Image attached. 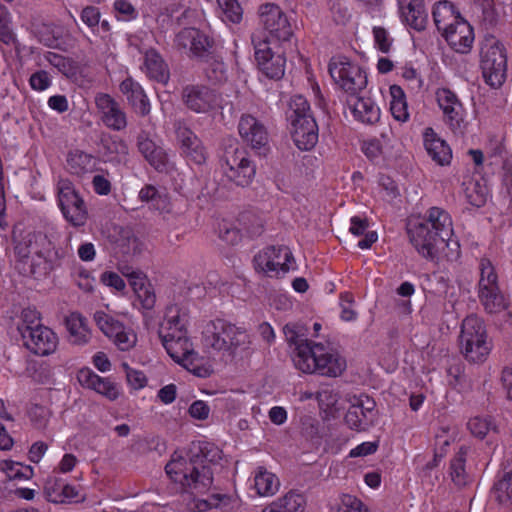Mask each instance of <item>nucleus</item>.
<instances>
[{
    "label": "nucleus",
    "mask_w": 512,
    "mask_h": 512,
    "mask_svg": "<svg viewBox=\"0 0 512 512\" xmlns=\"http://www.w3.org/2000/svg\"><path fill=\"white\" fill-rule=\"evenodd\" d=\"M480 67L482 76L491 88H500L507 78V51L493 35L485 39L481 48Z\"/></svg>",
    "instance_id": "9b49d317"
},
{
    "label": "nucleus",
    "mask_w": 512,
    "mask_h": 512,
    "mask_svg": "<svg viewBox=\"0 0 512 512\" xmlns=\"http://www.w3.org/2000/svg\"><path fill=\"white\" fill-rule=\"evenodd\" d=\"M278 500L282 503L286 512H304L306 508L305 496L295 490L287 492Z\"/></svg>",
    "instance_id": "09e8293b"
},
{
    "label": "nucleus",
    "mask_w": 512,
    "mask_h": 512,
    "mask_svg": "<svg viewBox=\"0 0 512 512\" xmlns=\"http://www.w3.org/2000/svg\"><path fill=\"white\" fill-rule=\"evenodd\" d=\"M362 151L367 158L374 160L382 153V146L378 139H370L363 143Z\"/></svg>",
    "instance_id": "69168bd1"
},
{
    "label": "nucleus",
    "mask_w": 512,
    "mask_h": 512,
    "mask_svg": "<svg viewBox=\"0 0 512 512\" xmlns=\"http://www.w3.org/2000/svg\"><path fill=\"white\" fill-rule=\"evenodd\" d=\"M142 69L150 79L158 83L167 84L169 81L168 65L155 49H149L145 52Z\"/></svg>",
    "instance_id": "473e14b6"
},
{
    "label": "nucleus",
    "mask_w": 512,
    "mask_h": 512,
    "mask_svg": "<svg viewBox=\"0 0 512 512\" xmlns=\"http://www.w3.org/2000/svg\"><path fill=\"white\" fill-rule=\"evenodd\" d=\"M477 296L484 311L499 314L509 307V299L499 286L498 275L488 259H481Z\"/></svg>",
    "instance_id": "9d476101"
},
{
    "label": "nucleus",
    "mask_w": 512,
    "mask_h": 512,
    "mask_svg": "<svg viewBox=\"0 0 512 512\" xmlns=\"http://www.w3.org/2000/svg\"><path fill=\"white\" fill-rule=\"evenodd\" d=\"M189 415L197 420H206L210 414V407L202 400L194 401L189 407Z\"/></svg>",
    "instance_id": "e2e57ef3"
},
{
    "label": "nucleus",
    "mask_w": 512,
    "mask_h": 512,
    "mask_svg": "<svg viewBox=\"0 0 512 512\" xmlns=\"http://www.w3.org/2000/svg\"><path fill=\"white\" fill-rule=\"evenodd\" d=\"M223 166L226 177L238 186L249 185L256 173V166L244 148L226 150Z\"/></svg>",
    "instance_id": "f3484780"
},
{
    "label": "nucleus",
    "mask_w": 512,
    "mask_h": 512,
    "mask_svg": "<svg viewBox=\"0 0 512 512\" xmlns=\"http://www.w3.org/2000/svg\"><path fill=\"white\" fill-rule=\"evenodd\" d=\"M223 13L222 20L239 23L242 19V8L238 0H217Z\"/></svg>",
    "instance_id": "8fccbe9b"
},
{
    "label": "nucleus",
    "mask_w": 512,
    "mask_h": 512,
    "mask_svg": "<svg viewBox=\"0 0 512 512\" xmlns=\"http://www.w3.org/2000/svg\"><path fill=\"white\" fill-rule=\"evenodd\" d=\"M120 91L126 95L133 109L142 116L150 112V103L143 88L131 77L126 78L120 84Z\"/></svg>",
    "instance_id": "2f4dec72"
},
{
    "label": "nucleus",
    "mask_w": 512,
    "mask_h": 512,
    "mask_svg": "<svg viewBox=\"0 0 512 512\" xmlns=\"http://www.w3.org/2000/svg\"><path fill=\"white\" fill-rule=\"evenodd\" d=\"M77 379L83 387L92 389L109 400L118 398L119 392L116 385L108 378L100 377L89 368L79 370Z\"/></svg>",
    "instance_id": "bb28decb"
},
{
    "label": "nucleus",
    "mask_w": 512,
    "mask_h": 512,
    "mask_svg": "<svg viewBox=\"0 0 512 512\" xmlns=\"http://www.w3.org/2000/svg\"><path fill=\"white\" fill-rule=\"evenodd\" d=\"M467 451L461 447L450 460L449 475L455 486L463 488L472 482V477L466 471Z\"/></svg>",
    "instance_id": "4c0bfd02"
},
{
    "label": "nucleus",
    "mask_w": 512,
    "mask_h": 512,
    "mask_svg": "<svg viewBox=\"0 0 512 512\" xmlns=\"http://www.w3.org/2000/svg\"><path fill=\"white\" fill-rule=\"evenodd\" d=\"M240 221L243 223L247 233L251 237H257L264 230L263 219L251 212H245L241 215Z\"/></svg>",
    "instance_id": "864d4df0"
},
{
    "label": "nucleus",
    "mask_w": 512,
    "mask_h": 512,
    "mask_svg": "<svg viewBox=\"0 0 512 512\" xmlns=\"http://www.w3.org/2000/svg\"><path fill=\"white\" fill-rule=\"evenodd\" d=\"M159 338L168 355L177 364L197 377L206 378L211 375L210 366L195 351L187 333L160 335Z\"/></svg>",
    "instance_id": "1a4fd4ad"
},
{
    "label": "nucleus",
    "mask_w": 512,
    "mask_h": 512,
    "mask_svg": "<svg viewBox=\"0 0 512 512\" xmlns=\"http://www.w3.org/2000/svg\"><path fill=\"white\" fill-rule=\"evenodd\" d=\"M188 322L189 317L186 311L177 305H170L166 308L158 335L187 333Z\"/></svg>",
    "instance_id": "c756f323"
},
{
    "label": "nucleus",
    "mask_w": 512,
    "mask_h": 512,
    "mask_svg": "<svg viewBox=\"0 0 512 512\" xmlns=\"http://www.w3.org/2000/svg\"><path fill=\"white\" fill-rule=\"evenodd\" d=\"M94 278L91 276L90 272L82 269L77 272L75 275V283L82 291L86 293H90L94 288Z\"/></svg>",
    "instance_id": "680f3d73"
},
{
    "label": "nucleus",
    "mask_w": 512,
    "mask_h": 512,
    "mask_svg": "<svg viewBox=\"0 0 512 512\" xmlns=\"http://www.w3.org/2000/svg\"><path fill=\"white\" fill-rule=\"evenodd\" d=\"M175 34L173 43L178 49L186 48L187 42H190V52L195 57H205L213 54L215 40L209 34Z\"/></svg>",
    "instance_id": "c85d7f7f"
},
{
    "label": "nucleus",
    "mask_w": 512,
    "mask_h": 512,
    "mask_svg": "<svg viewBox=\"0 0 512 512\" xmlns=\"http://www.w3.org/2000/svg\"><path fill=\"white\" fill-rule=\"evenodd\" d=\"M65 326L68 331V338L72 344L84 345L91 338V331L87 319L80 313L72 312L65 318Z\"/></svg>",
    "instance_id": "f704fd0d"
},
{
    "label": "nucleus",
    "mask_w": 512,
    "mask_h": 512,
    "mask_svg": "<svg viewBox=\"0 0 512 512\" xmlns=\"http://www.w3.org/2000/svg\"><path fill=\"white\" fill-rule=\"evenodd\" d=\"M176 133L181 153L186 160L196 165L204 164L208 158V152L200 138L188 127H179Z\"/></svg>",
    "instance_id": "b1692460"
},
{
    "label": "nucleus",
    "mask_w": 512,
    "mask_h": 512,
    "mask_svg": "<svg viewBox=\"0 0 512 512\" xmlns=\"http://www.w3.org/2000/svg\"><path fill=\"white\" fill-rule=\"evenodd\" d=\"M260 23L267 32L292 29L288 16L274 3L262 4L258 9Z\"/></svg>",
    "instance_id": "a878e982"
},
{
    "label": "nucleus",
    "mask_w": 512,
    "mask_h": 512,
    "mask_svg": "<svg viewBox=\"0 0 512 512\" xmlns=\"http://www.w3.org/2000/svg\"><path fill=\"white\" fill-rule=\"evenodd\" d=\"M114 12L116 18L121 21L133 20L138 15L134 6L126 0H116L114 2Z\"/></svg>",
    "instance_id": "4d7b16f0"
},
{
    "label": "nucleus",
    "mask_w": 512,
    "mask_h": 512,
    "mask_svg": "<svg viewBox=\"0 0 512 512\" xmlns=\"http://www.w3.org/2000/svg\"><path fill=\"white\" fill-rule=\"evenodd\" d=\"M125 368L126 378L131 387H133L134 389H140L146 385L147 378L143 372L129 368L126 364Z\"/></svg>",
    "instance_id": "0e129e2a"
},
{
    "label": "nucleus",
    "mask_w": 512,
    "mask_h": 512,
    "mask_svg": "<svg viewBox=\"0 0 512 512\" xmlns=\"http://www.w3.org/2000/svg\"><path fill=\"white\" fill-rule=\"evenodd\" d=\"M460 352L472 363L484 362L492 348L484 320L476 314L466 316L459 335Z\"/></svg>",
    "instance_id": "6e6552de"
},
{
    "label": "nucleus",
    "mask_w": 512,
    "mask_h": 512,
    "mask_svg": "<svg viewBox=\"0 0 512 512\" xmlns=\"http://www.w3.org/2000/svg\"><path fill=\"white\" fill-rule=\"evenodd\" d=\"M204 71L206 78L213 84H219L226 80V68L222 61L213 59L207 63Z\"/></svg>",
    "instance_id": "603ef678"
},
{
    "label": "nucleus",
    "mask_w": 512,
    "mask_h": 512,
    "mask_svg": "<svg viewBox=\"0 0 512 512\" xmlns=\"http://www.w3.org/2000/svg\"><path fill=\"white\" fill-rule=\"evenodd\" d=\"M101 282L106 286L115 288L118 291H122L125 288L124 280L115 272H104L101 275Z\"/></svg>",
    "instance_id": "774afa93"
},
{
    "label": "nucleus",
    "mask_w": 512,
    "mask_h": 512,
    "mask_svg": "<svg viewBox=\"0 0 512 512\" xmlns=\"http://www.w3.org/2000/svg\"><path fill=\"white\" fill-rule=\"evenodd\" d=\"M406 229L412 246L427 260L438 259L450 245L459 247L458 242L451 239L453 221L444 208L433 206L423 215L409 218Z\"/></svg>",
    "instance_id": "f257e3e1"
},
{
    "label": "nucleus",
    "mask_w": 512,
    "mask_h": 512,
    "mask_svg": "<svg viewBox=\"0 0 512 512\" xmlns=\"http://www.w3.org/2000/svg\"><path fill=\"white\" fill-rule=\"evenodd\" d=\"M181 100L187 109L207 114L222 108L221 93L203 84H188L182 88Z\"/></svg>",
    "instance_id": "dca6fc26"
},
{
    "label": "nucleus",
    "mask_w": 512,
    "mask_h": 512,
    "mask_svg": "<svg viewBox=\"0 0 512 512\" xmlns=\"http://www.w3.org/2000/svg\"><path fill=\"white\" fill-rule=\"evenodd\" d=\"M452 50L457 53L467 54L474 43V34H441Z\"/></svg>",
    "instance_id": "49530a36"
},
{
    "label": "nucleus",
    "mask_w": 512,
    "mask_h": 512,
    "mask_svg": "<svg viewBox=\"0 0 512 512\" xmlns=\"http://www.w3.org/2000/svg\"><path fill=\"white\" fill-rule=\"evenodd\" d=\"M347 104L354 118L362 123L373 124L380 119V109L370 98L351 96Z\"/></svg>",
    "instance_id": "7c9ffc66"
},
{
    "label": "nucleus",
    "mask_w": 512,
    "mask_h": 512,
    "mask_svg": "<svg viewBox=\"0 0 512 512\" xmlns=\"http://www.w3.org/2000/svg\"><path fill=\"white\" fill-rule=\"evenodd\" d=\"M254 487L258 495L271 496L279 490L280 482L275 474L264 467H258L254 475Z\"/></svg>",
    "instance_id": "a19ab883"
},
{
    "label": "nucleus",
    "mask_w": 512,
    "mask_h": 512,
    "mask_svg": "<svg viewBox=\"0 0 512 512\" xmlns=\"http://www.w3.org/2000/svg\"><path fill=\"white\" fill-rule=\"evenodd\" d=\"M202 343L207 349L234 355L238 350L246 349L250 340L243 328L224 319H215L206 324L202 332Z\"/></svg>",
    "instance_id": "0eeeda50"
},
{
    "label": "nucleus",
    "mask_w": 512,
    "mask_h": 512,
    "mask_svg": "<svg viewBox=\"0 0 512 512\" xmlns=\"http://www.w3.org/2000/svg\"><path fill=\"white\" fill-rule=\"evenodd\" d=\"M15 269L23 276L46 278L61 267L67 251L56 247L46 235H27L14 247Z\"/></svg>",
    "instance_id": "7ed1b4c3"
},
{
    "label": "nucleus",
    "mask_w": 512,
    "mask_h": 512,
    "mask_svg": "<svg viewBox=\"0 0 512 512\" xmlns=\"http://www.w3.org/2000/svg\"><path fill=\"white\" fill-rule=\"evenodd\" d=\"M299 350L295 367L303 373L338 377L346 369L345 358L328 342L302 345Z\"/></svg>",
    "instance_id": "20e7f679"
},
{
    "label": "nucleus",
    "mask_w": 512,
    "mask_h": 512,
    "mask_svg": "<svg viewBox=\"0 0 512 512\" xmlns=\"http://www.w3.org/2000/svg\"><path fill=\"white\" fill-rule=\"evenodd\" d=\"M423 144L427 154L440 166L449 165L452 159V150L431 127H427L423 133Z\"/></svg>",
    "instance_id": "393cba45"
},
{
    "label": "nucleus",
    "mask_w": 512,
    "mask_h": 512,
    "mask_svg": "<svg viewBox=\"0 0 512 512\" xmlns=\"http://www.w3.org/2000/svg\"><path fill=\"white\" fill-rule=\"evenodd\" d=\"M294 257L285 245H271L260 250L253 258V265L258 273L268 277H279L289 272Z\"/></svg>",
    "instance_id": "2eb2a0df"
},
{
    "label": "nucleus",
    "mask_w": 512,
    "mask_h": 512,
    "mask_svg": "<svg viewBox=\"0 0 512 512\" xmlns=\"http://www.w3.org/2000/svg\"><path fill=\"white\" fill-rule=\"evenodd\" d=\"M40 313L35 308H25L21 312L20 321L17 325V329L21 336H23L24 329L30 330L42 326Z\"/></svg>",
    "instance_id": "3c124183"
},
{
    "label": "nucleus",
    "mask_w": 512,
    "mask_h": 512,
    "mask_svg": "<svg viewBox=\"0 0 512 512\" xmlns=\"http://www.w3.org/2000/svg\"><path fill=\"white\" fill-rule=\"evenodd\" d=\"M62 479L56 476H50L47 478L44 484V491L49 501L54 503H62L63 497H61Z\"/></svg>",
    "instance_id": "5fc2aeb1"
},
{
    "label": "nucleus",
    "mask_w": 512,
    "mask_h": 512,
    "mask_svg": "<svg viewBox=\"0 0 512 512\" xmlns=\"http://www.w3.org/2000/svg\"><path fill=\"white\" fill-rule=\"evenodd\" d=\"M432 16L438 32H456L457 29L468 30V32L474 30L455 5L448 0L436 2L432 9Z\"/></svg>",
    "instance_id": "6ab92c4d"
},
{
    "label": "nucleus",
    "mask_w": 512,
    "mask_h": 512,
    "mask_svg": "<svg viewBox=\"0 0 512 512\" xmlns=\"http://www.w3.org/2000/svg\"><path fill=\"white\" fill-rule=\"evenodd\" d=\"M51 414L48 407L39 404H32L27 410V416L31 425L40 431L47 428Z\"/></svg>",
    "instance_id": "a18cd8bd"
},
{
    "label": "nucleus",
    "mask_w": 512,
    "mask_h": 512,
    "mask_svg": "<svg viewBox=\"0 0 512 512\" xmlns=\"http://www.w3.org/2000/svg\"><path fill=\"white\" fill-rule=\"evenodd\" d=\"M328 71L334 82L349 97L358 95L367 85L366 72L345 56L332 57Z\"/></svg>",
    "instance_id": "ddd939ff"
},
{
    "label": "nucleus",
    "mask_w": 512,
    "mask_h": 512,
    "mask_svg": "<svg viewBox=\"0 0 512 512\" xmlns=\"http://www.w3.org/2000/svg\"><path fill=\"white\" fill-rule=\"evenodd\" d=\"M137 147L145 160L156 170H162L167 164V154L164 149L157 146L144 132L137 137Z\"/></svg>",
    "instance_id": "72a5a7b5"
},
{
    "label": "nucleus",
    "mask_w": 512,
    "mask_h": 512,
    "mask_svg": "<svg viewBox=\"0 0 512 512\" xmlns=\"http://www.w3.org/2000/svg\"><path fill=\"white\" fill-rule=\"evenodd\" d=\"M22 340L24 346L33 354L48 356L52 354L58 345L56 333L47 326H38L36 329H24Z\"/></svg>",
    "instance_id": "412c9836"
},
{
    "label": "nucleus",
    "mask_w": 512,
    "mask_h": 512,
    "mask_svg": "<svg viewBox=\"0 0 512 512\" xmlns=\"http://www.w3.org/2000/svg\"><path fill=\"white\" fill-rule=\"evenodd\" d=\"M94 319L99 329L113 341L119 350L129 351L135 346L136 334L113 316L98 311L94 314Z\"/></svg>",
    "instance_id": "a211bd4d"
},
{
    "label": "nucleus",
    "mask_w": 512,
    "mask_h": 512,
    "mask_svg": "<svg viewBox=\"0 0 512 512\" xmlns=\"http://www.w3.org/2000/svg\"><path fill=\"white\" fill-rule=\"evenodd\" d=\"M66 163L67 170L72 175L83 177L94 171L96 161L91 154L81 150H73L68 153Z\"/></svg>",
    "instance_id": "e433bc0d"
},
{
    "label": "nucleus",
    "mask_w": 512,
    "mask_h": 512,
    "mask_svg": "<svg viewBox=\"0 0 512 512\" xmlns=\"http://www.w3.org/2000/svg\"><path fill=\"white\" fill-rule=\"evenodd\" d=\"M337 512H369V510L356 496L344 494Z\"/></svg>",
    "instance_id": "6e6d98bb"
},
{
    "label": "nucleus",
    "mask_w": 512,
    "mask_h": 512,
    "mask_svg": "<svg viewBox=\"0 0 512 512\" xmlns=\"http://www.w3.org/2000/svg\"><path fill=\"white\" fill-rule=\"evenodd\" d=\"M490 499L504 509L512 508V468L498 472L490 489Z\"/></svg>",
    "instance_id": "cd10ccee"
},
{
    "label": "nucleus",
    "mask_w": 512,
    "mask_h": 512,
    "mask_svg": "<svg viewBox=\"0 0 512 512\" xmlns=\"http://www.w3.org/2000/svg\"><path fill=\"white\" fill-rule=\"evenodd\" d=\"M467 427L471 434L479 439H483L489 431L495 429V424L490 416H476L468 421Z\"/></svg>",
    "instance_id": "de8ad7c7"
},
{
    "label": "nucleus",
    "mask_w": 512,
    "mask_h": 512,
    "mask_svg": "<svg viewBox=\"0 0 512 512\" xmlns=\"http://www.w3.org/2000/svg\"><path fill=\"white\" fill-rule=\"evenodd\" d=\"M52 80L49 73L45 70H39L33 73L29 78V85L34 91H44L51 86Z\"/></svg>",
    "instance_id": "bf43d9fd"
},
{
    "label": "nucleus",
    "mask_w": 512,
    "mask_h": 512,
    "mask_svg": "<svg viewBox=\"0 0 512 512\" xmlns=\"http://www.w3.org/2000/svg\"><path fill=\"white\" fill-rule=\"evenodd\" d=\"M436 102L442 111L443 122L455 135L463 136L468 128L467 110L458 95L449 88L441 87L435 92Z\"/></svg>",
    "instance_id": "4468645a"
},
{
    "label": "nucleus",
    "mask_w": 512,
    "mask_h": 512,
    "mask_svg": "<svg viewBox=\"0 0 512 512\" xmlns=\"http://www.w3.org/2000/svg\"><path fill=\"white\" fill-rule=\"evenodd\" d=\"M471 12L482 29L489 30L493 28L497 21L493 0H474L471 5Z\"/></svg>",
    "instance_id": "58836bf2"
},
{
    "label": "nucleus",
    "mask_w": 512,
    "mask_h": 512,
    "mask_svg": "<svg viewBox=\"0 0 512 512\" xmlns=\"http://www.w3.org/2000/svg\"><path fill=\"white\" fill-rule=\"evenodd\" d=\"M390 111L393 118L399 122H407L410 114L404 90L396 84L389 87Z\"/></svg>",
    "instance_id": "ea45409f"
},
{
    "label": "nucleus",
    "mask_w": 512,
    "mask_h": 512,
    "mask_svg": "<svg viewBox=\"0 0 512 512\" xmlns=\"http://www.w3.org/2000/svg\"><path fill=\"white\" fill-rule=\"evenodd\" d=\"M219 237L229 245H236L241 240L240 232L237 228L223 223L219 228Z\"/></svg>",
    "instance_id": "052dcab7"
},
{
    "label": "nucleus",
    "mask_w": 512,
    "mask_h": 512,
    "mask_svg": "<svg viewBox=\"0 0 512 512\" xmlns=\"http://www.w3.org/2000/svg\"><path fill=\"white\" fill-rule=\"evenodd\" d=\"M95 103L101 113V120L108 128L114 131L126 128V114L115 99L108 94L100 93L95 97Z\"/></svg>",
    "instance_id": "5701e85b"
},
{
    "label": "nucleus",
    "mask_w": 512,
    "mask_h": 512,
    "mask_svg": "<svg viewBox=\"0 0 512 512\" xmlns=\"http://www.w3.org/2000/svg\"><path fill=\"white\" fill-rule=\"evenodd\" d=\"M286 119L295 145L303 151L315 147L319 138V128L310 103L302 95H293L286 110Z\"/></svg>",
    "instance_id": "39448f33"
},
{
    "label": "nucleus",
    "mask_w": 512,
    "mask_h": 512,
    "mask_svg": "<svg viewBox=\"0 0 512 512\" xmlns=\"http://www.w3.org/2000/svg\"><path fill=\"white\" fill-rule=\"evenodd\" d=\"M376 402L366 394L355 398L345 414V422L354 430H366L376 418Z\"/></svg>",
    "instance_id": "aec40b11"
},
{
    "label": "nucleus",
    "mask_w": 512,
    "mask_h": 512,
    "mask_svg": "<svg viewBox=\"0 0 512 512\" xmlns=\"http://www.w3.org/2000/svg\"><path fill=\"white\" fill-rule=\"evenodd\" d=\"M401 17L410 28L418 32L426 28L428 16L424 10L423 2L419 3L417 6L413 5L412 7L401 10Z\"/></svg>",
    "instance_id": "37998d69"
},
{
    "label": "nucleus",
    "mask_w": 512,
    "mask_h": 512,
    "mask_svg": "<svg viewBox=\"0 0 512 512\" xmlns=\"http://www.w3.org/2000/svg\"><path fill=\"white\" fill-rule=\"evenodd\" d=\"M291 34H252L255 49V59L260 71L269 79L279 80L285 72L286 58L283 42L289 41Z\"/></svg>",
    "instance_id": "423d86ee"
},
{
    "label": "nucleus",
    "mask_w": 512,
    "mask_h": 512,
    "mask_svg": "<svg viewBox=\"0 0 512 512\" xmlns=\"http://www.w3.org/2000/svg\"><path fill=\"white\" fill-rule=\"evenodd\" d=\"M283 333L288 344L290 346H294L292 351V361L294 364L296 356L298 355L300 351L299 349L302 347V345L312 346V344L315 343V341L305 338L304 334L301 332V328L296 324H286L283 328Z\"/></svg>",
    "instance_id": "c03bdc74"
},
{
    "label": "nucleus",
    "mask_w": 512,
    "mask_h": 512,
    "mask_svg": "<svg viewBox=\"0 0 512 512\" xmlns=\"http://www.w3.org/2000/svg\"><path fill=\"white\" fill-rule=\"evenodd\" d=\"M130 280L134 292L137 295L142 307L146 310H151L156 303V295L150 283L145 281L138 271L123 272Z\"/></svg>",
    "instance_id": "c9c22d12"
},
{
    "label": "nucleus",
    "mask_w": 512,
    "mask_h": 512,
    "mask_svg": "<svg viewBox=\"0 0 512 512\" xmlns=\"http://www.w3.org/2000/svg\"><path fill=\"white\" fill-rule=\"evenodd\" d=\"M243 142L254 150H266L269 134L266 126L251 114H243L238 123Z\"/></svg>",
    "instance_id": "4be33fe9"
},
{
    "label": "nucleus",
    "mask_w": 512,
    "mask_h": 512,
    "mask_svg": "<svg viewBox=\"0 0 512 512\" xmlns=\"http://www.w3.org/2000/svg\"><path fill=\"white\" fill-rule=\"evenodd\" d=\"M57 203L64 219L74 227H82L88 220V208L69 178H59L56 184Z\"/></svg>",
    "instance_id": "f8f14e48"
},
{
    "label": "nucleus",
    "mask_w": 512,
    "mask_h": 512,
    "mask_svg": "<svg viewBox=\"0 0 512 512\" xmlns=\"http://www.w3.org/2000/svg\"><path fill=\"white\" fill-rule=\"evenodd\" d=\"M138 198L141 202L150 203L151 208L160 212L169 210L168 195L160 192L154 185H144L139 191Z\"/></svg>",
    "instance_id": "79ce46f5"
},
{
    "label": "nucleus",
    "mask_w": 512,
    "mask_h": 512,
    "mask_svg": "<svg viewBox=\"0 0 512 512\" xmlns=\"http://www.w3.org/2000/svg\"><path fill=\"white\" fill-rule=\"evenodd\" d=\"M402 77L408 81L413 88L420 89L423 85V80L418 71L412 66H404L402 68Z\"/></svg>",
    "instance_id": "338daca9"
},
{
    "label": "nucleus",
    "mask_w": 512,
    "mask_h": 512,
    "mask_svg": "<svg viewBox=\"0 0 512 512\" xmlns=\"http://www.w3.org/2000/svg\"><path fill=\"white\" fill-rule=\"evenodd\" d=\"M220 453L210 443L199 446V452L191 455L184 456L174 452L165 466V472L180 492L195 496L205 494L213 484V472L209 463L220 458Z\"/></svg>",
    "instance_id": "f03ea898"
},
{
    "label": "nucleus",
    "mask_w": 512,
    "mask_h": 512,
    "mask_svg": "<svg viewBox=\"0 0 512 512\" xmlns=\"http://www.w3.org/2000/svg\"><path fill=\"white\" fill-rule=\"evenodd\" d=\"M354 303V296L350 292H343L340 294L341 314L340 318L343 321H354L357 318V312L352 309Z\"/></svg>",
    "instance_id": "13d9d810"
}]
</instances>
